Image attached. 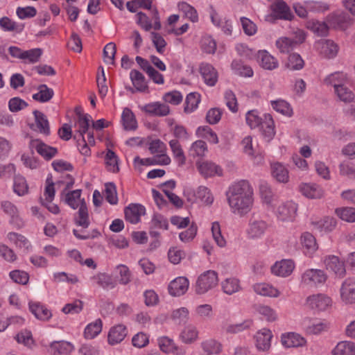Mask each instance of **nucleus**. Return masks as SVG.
Returning a JSON list of instances; mask_svg holds the SVG:
<instances>
[{"label": "nucleus", "mask_w": 355, "mask_h": 355, "mask_svg": "<svg viewBox=\"0 0 355 355\" xmlns=\"http://www.w3.org/2000/svg\"><path fill=\"white\" fill-rule=\"evenodd\" d=\"M226 195L233 213L243 215L250 211L253 204V189L248 181L240 180L232 184Z\"/></svg>", "instance_id": "1"}, {"label": "nucleus", "mask_w": 355, "mask_h": 355, "mask_svg": "<svg viewBox=\"0 0 355 355\" xmlns=\"http://www.w3.org/2000/svg\"><path fill=\"white\" fill-rule=\"evenodd\" d=\"M218 282V274L212 270L200 274L196 282L194 290L198 295H204L214 289Z\"/></svg>", "instance_id": "2"}, {"label": "nucleus", "mask_w": 355, "mask_h": 355, "mask_svg": "<svg viewBox=\"0 0 355 355\" xmlns=\"http://www.w3.org/2000/svg\"><path fill=\"white\" fill-rule=\"evenodd\" d=\"M297 205L293 200L282 201L274 212L279 220L293 222L297 216Z\"/></svg>", "instance_id": "3"}, {"label": "nucleus", "mask_w": 355, "mask_h": 355, "mask_svg": "<svg viewBox=\"0 0 355 355\" xmlns=\"http://www.w3.org/2000/svg\"><path fill=\"white\" fill-rule=\"evenodd\" d=\"M327 275L324 270L316 268L306 270L301 276V284L309 287H318L324 284Z\"/></svg>", "instance_id": "4"}, {"label": "nucleus", "mask_w": 355, "mask_h": 355, "mask_svg": "<svg viewBox=\"0 0 355 355\" xmlns=\"http://www.w3.org/2000/svg\"><path fill=\"white\" fill-rule=\"evenodd\" d=\"M271 13L266 16V20L273 21L276 19L291 20L293 17L290 8L282 0H277L270 6Z\"/></svg>", "instance_id": "5"}, {"label": "nucleus", "mask_w": 355, "mask_h": 355, "mask_svg": "<svg viewBox=\"0 0 355 355\" xmlns=\"http://www.w3.org/2000/svg\"><path fill=\"white\" fill-rule=\"evenodd\" d=\"M331 304V299L324 293L312 294L305 300V306L314 311H324Z\"/></svg>", "instance_id": "6"}, {"label": "nucleus", "mask_w": 355, "mask_h": 355, "mask_svg": "<svg viewBox=\"0 0 355 355\" xmlns=\"http://www.w3.org/2000/svg\"><path fill=\"white\" fill-rule=\"evenodd\" d=\"M1 209L8 216H9V223L17 229L24 227V222L19 215V211L16 205L8 200L1 202Z\"/></svg>", "instance_id": "7"}, {"label": "nucleus", "mask_w": 355, "mask_h": 355, "mask_svg": "<svg viewBox=\"0 0 355 355\" xmlns=\"http://www.w3.org/2000/svg\"><path fill=\"white\" fill-rule=\"evenodd\" d=\"M315 47L321 56L328 59L335 58L339 51L338 44L331 40L321 39L315 42Z\"/></svg>", "instance_id": "8"}, {"label": "nucleus", "mask_w": 355, "mask_h": 355, "mask_svg": "<svg viewBox=\"0 0 355 355\" xmlns=\"http://www.w3.org/2000/svg\"><path fill=\"white\" fill-rule=\"evenodd\" d=\"M32 150H35L44 159L50 160L58 153V149L50 146L39 139H32L29 142Z\"/></svg>", "instance_id": "9"}, {"label": "nucleus", "mask_w": 355, "mask_h": 355, "mask_svg": "<svg viewBox=\"0 0 355 355\" xmlns=\"http://www.w3.org/2000/svg\"><path fill=\"white\" fill-rule=\"evenodd\" d=\"M302 325L304 331L308 335H319L329 329V324L326 321L317 319L305 318Z\"/></svg>", "instance_id": "10"}, {"label": "nucleus", "mask_w": 355, "mask_h": 355, "mask_svg": "<svg viewBox=\"0 0 355 355\" xmlns=\"http://www.w3.org/2000/svg\"><path fill=\"white\" fill-rule=\"evenodd\" d=\"M323 263L327 270L333 272L338 277L343 278L346 273L344 262L337 256L328 255L324 257Z\"/></svg>", "instance_id": "11"}, {"label": "nucleus", "mask_w": 355, "mask_h": 355, "mask_svg": "<svg viewBox=\"0 0 355 355\" xmlns=\"http://www.w3.org/2000/svg\"><path fill=\"white\" fill-rule=\"evenodd\" d=\"M295 268V263L291 259H282L271 266V272L275 276L286 277L291 275Z\"/></svg>", "instance_id": "12"}, {"label": "nucleus", "mask_w": 355, "mask_h": 355, "mask_svg": "<svg viewBox=\"0 0 355 355\" xmlns=\"http://www.w3.org/2000/svg\"><path fill=\"white\" fill-rule=\"evenodd\" d=\"M140 109L148 114L156 116H165L170 113L169 106L159 101L147 103Z\"/></svg>", "instance_id": "13"}, {"label": "nucleus", "mask_w": 355, "mask_h": 355, "mask_svg": "<svg viewBox=\"0 0 355 355\" xmlns=\"http://www.w3.org/2000/svg\"><path fill=\"white\" fill-rule=\"evenodd\" d=\"M268 228L267 223L261 219H252L250 220L246 230L248 238L257 239L261 238Z\"/></svg>", "instance_id": "14"}, {"label": "nucleus", "mask_w": 355, "mask_h": 355, "mask_svg": "<svg viewBox=\"0 0 355 355\" xmlns=\"http://www.w3.org/2000/svg\"><path fill=\"white\" fill-rule=\"evenodd\" d=\"M281 343L286 348L299 347L306 345V340L299 334L287 332L282 334Z\"/></svg>", "instance_id": "15"}, {"label": "nucleus", "mask_w": 355, "mask_h": 355, "mask_svg": "<svg viewBox=\"0 0 355 355\" xmlns=\"http://www.w3.org/2000/svg\"><path fill=\"white\" fill-rule=\"evenodd\" d=\"M189 282L184 277H178L172 280L168 286V293L172 296H181L188 290Z\"/></svg>", "instance_id": "16"}, {"label": "nucleus", "mask_w": 355, "mask_h": 355, "mask_svg": "<svg viewBox=\"0 0 355 355\" xmlns=\"http://www.w3.org/2000/svg\"><path fill=\"white\" fill-rule=\"evenodd\" d=\"M340 297L345 304L355 303V280L347 278L342 284Z\"/></svg>", "instance_id": "17"}, {"label": "nucleus", "mask_w": 355, "mask_h": 355, "mask_svg": "<svg viewBox=\"0 0 355 355\" xmlns=\"http://www.w3.org/2000/svg\"><path fill=\"white\" fill-rule=\"evenodd\" d=\"M259 66L266 70H273L278 67V60L266 50H259L256 55Z\"/></svg>", "instance_id": "18"}, {"label": "nucleus", "mask_w": 355, "mask_h": 355, "mask_svg": "<svg viewBox=\"0 0 355 355\" xmlns=\"http://www.w3.org/2000/svg\"><path fill=\"white\" fill-rule=\"evenodd\" d=\"M200 73L207 85L213 87L216 84L218 79V73L211 64L208 63L201 64Z\"/></svg>", "instance_id": "19"}, {"label": "nucleus", "mask_w": 355, "mask_h": 355, "mask_svg": "<svg viewBox=\"0 0 355 355\" xmlns=\"http://www.w3.org/2000/svg\"><path fill=\"white\" fill-rule=\"evenodd\" d=\"M210 17L213 24L221 29L226 35H231L233 31L232 22L226 17H221L214 9L210 12Z\"/></svg>", "instance_id": "20"}, {"label": "nucleus", "mask_w": 355, "mask_h": 355, "mask_svg": "<svg viewBox=\"0 0 355 355\" xmlns=\"http://www.w3.org/2000/svg\"><path fill=\"white\" fill-rule=\"evenodd\" d=\"M124 213L126 220L137 224L140 221L141 216L145 214L146 209L140 204H131L125 209Z\"/></svg>", "instance_id": "21"}, {"label": "nucleus", "mask_w": 355, "mask_h": 355, "mask_svg": "<svg viewBox=\"0 0 355 355\" xmlns=\"http://www.w3.org/2000/svg\"><path fill=\"white\" fill-rule=\"evenodd\" d=\"M128 334V330L125 325L119 324L112 327L107 336V342L111 345H114L122 342Z\"/></svg>", "instance_id": "22"}, {"label": "nucleus", "mask_w": 355, "mask_h": 355, "mask_svg": "<svg viewBox=\"0 0 355 355\" xmlns=\"http://www.w3.org/2000/svg\"><path fill=\"white\" fill-rule=\"evenodd\" d=\"M313 228L321 233H329L332 232L337 225V220L331 216H324L322 218L312 221Z\"/></svg>", "instance_id": "23"}, {"label": "nucleus", "mask_w": 355, "mask_h": 355, "mask_svg": "<svg viewBox=\"0 0 355 355\" xmlns=\"http://www.w3.org/2000/svg\"><path fill=\"white\" fill-rule=\"evenodd\" d=\"M197 167L200 173L205 178L214 175L220 176L223 174L222 168L216 164L205 161L197 163Z\"/></svg>", "instance_id": "24"}, {"label": "nucleus", "mask_w": 355, "mask_h": 355, "mask_svg": "<svg viewBox=\"0 0 355 355\" xmlns=\"http://www.w3.org/2000/svg\"><path fill=\"white\" fill-rule=\"evenodd\" d=\"M272 334L268 329H262L255 336L256 347L259 351H267L270 347Z\"/></svg>", "instance_id": "25"}, {"label": "nucleus", "mask_w": 355, "mask_h": 355, "mask_svg": "<svg viewBox=\"0 0 355 355\" xmlns=\"http://www.w3.org/2000/svg\"><path fill=\"white\" fill-rule=\"evenodd\" d=\"M324 83L328 87H332L334 92L347 83V77L341 71H336L328 75L324 79Z\"/></svg>", "instance_id": "26"}, {"label": "nucleus", "mask_w": 355, "mask_h": 355, "mask_svg": "<svg viewBox=\"0 0 355 355\" xmlns=\"http://www.w3.org/2000/svg\"><path fill=\"white\" fill-rule=\"evenodd\" d=\"M81 189H76L67 192L63 195L62 200L68 206L73 209H76L81 206L82 204L85 205L86 202L83 198H81Z\"/></svg>", "instance_id": "27"}, {"label": "nucleus", "mask_w": 355, "mask_h": 355, "mask_svg": "<svg viewBox=\"0 0 355 355\" xmlns=\"http://www.w3.org/2000/svg\"><path fill=\"white\" fill-rule=\"evenodd\" d=\"M252 288L257 294L265 297L276 298L281 295V292L277 288L265 282L254 284Z\"/></svg>", "instance_id": "28"}, {"label": "nucleus", "mask_w": 355, "mask_h": 355, "mask_svg": "<svg viewBox=\"0 0 355 355\" xmlns=\"http://www.w3.org/2000/svg\"><path fill=\"white\" fill-rule=\"evenodd\" d=\"M134 163L136 166L168 165L171 163V158L167 155H156L151 158L144 159L135 157Z\"/></svg>", "instance_id": "29"}, {"label": "nucleus", "mask_w": 355, "mask_h": 355, "mask_svg": "<svg viewBox=\"0 0 355 355\" xmlns=\"http://www.w3.org/2000/svg\"><path fill=\"white\" fill-rule=\"evenodd\" d=\"M303 252L306 255L313 254L318 249L315 237L309 232H304L300 237Z\"/></svg>", "instance_id": "30"}, {"label": "nucleus", "mask_w": 355, "mask_h": 355, "mask_svg": "<svg viewBox=\"0 0 355 355\" xmlns=\"http://www.w3.org/2000/svg\"><path fill=\"white\" fill-rule=\"evenodd\" d=\"M271 174L278 182L285 184L289 181L288 170L282 163L276 162L271 165Z\"/></svg>", "instance_id": "31"}, {"label": "nucleus", "mask_w": 355, "mask_h": 355, "mask_svg": "<svg viewBox=\"0 0 355 355\" xmlns=\"http://www.w3.org/2000/svg\"><path fill=\"white\" fill-rule=\"evenodd\" d=\"M220 286L223 292L228 295H232L241 290L240 280L234 277L225 278L221 282Z\"/></svg>", "instance_id": "32"}, {"label": "nucleus", "mask_w": 355, "mask_h": 355, "mask_svg": "<svg viewBox=\"0 0 355 355\" xmlns=\"http://www.w3.org/2000/svg\"><path fill=\"white\" fill-rule=\"evenodd\" d=\"M130 78L136 91L139 92H149L145 77L141 72L133 69L130 73Z\"/></svg>", "instance_id": "33"}, {"label": "nucleus", "mask_w": 355, "mask_h": 355, "mask_svg": "<svg viewBox=\"0 0 355 355\" xmlns=\"http://www.w3.org/2000/svg\"><path fill=\"white\" fill-rule=\"evenodd\" d=\"M300 190L302 195L309 198H320L324 194L322 189L316 184H302Z\"/></svg>", "instance_id": "34"}, {"label": "nucleus", "mask_w": 355, "mask_h": 355, "mask_svg": "<svg viewBox=\"0 0 355 355\" xmlns=\"http://www.w3.org/2000/svg\"><path fill=\"white\" fill-rule=\"evenodd\" d=\"M121 121L125 130H135L137 128V121L135 115L128 107L123 109Z\"/></svg>", "instance_id": "35"}, {"label": "nucleus", "mask_w": 355, "mask_h": 355, "mask_svg": "<svg viewBox=\"0 0 355 355\" xmlns=\"http://www.w3.org/2000/svg\"><path fill=\"white\" fill-rule=\"evenodd\" d=\"M6 239L10 243L15 244L17 248L24 250H28L31 248L30 241L20 234L13 232H9L6 235Z\"/></svg>", "instance_id": "36"}, {"label": "nucleus", "mask_w": 355, "mask_h": 355, "mask_svg": "<svg viewBox=\"0 0 355 355\" xmlns=\"http://www.w3.org/2000/svg\"><path fill=\"white\" fill-rule=\"evenodd\" d=\"M199 331L193 325L185 327L180 334L181 341L185 344H192L198 339Z\"/></svg>", "instance_id": "37"}, {"label": "nucleus", "mask_w": 355, "mask_h": 355, "mask_svg": "<svg viewBox=\"0 0 355 355\" xmlns=\"http://www.w3.org/2000/svg\"><path fill=\"white\" fill-rule=\"evenodd\" d=\"M169 146L171 150L173 158L179 166H182L186 162V157L184 155L181 144L178 139H171L169 141Z\"/></svg>", "instance_id": "38"}, {"label": "nucleus", "mask_w": 355, "mask_h": 355, "mask_svg": "<svg viewBox=\"0 0 355 355\" xmlns=\"http://www.w3.org/2000/svg\"><path fill=\"white\" fill-rule=\"evenodd\" d=\"M29 309L36 318L41 320H48L52 316L50 310L39 303H30Z\"/></svg>", "instance_id": "39"}, {"label": "nucleus", "mask_w": 355, "mask_h": 355, "mask_svg": "<svg viewBox=\"0 0 355 355\" xmlns=\"http://www.w3.org/2000/svg\"><path fill=\"white\" fill-rule=\"evenodd\" d=\"M35 116V125L38 131L44 135H50L49 123L46 116L38 110L33 112Z\"/></svg>", "instance_id": "40"}, {"label": "nucleus", "mask_w": 355, "mask_h": 355, "mask_svg": "<svg viewBox=\"0 0 355 355\" xmlns=\"http://www.w3.org/2000/svg\"><path fill=\"white\" fill-rule=\"evenodd\" d=\"M50 349L54 354H69L73 349V345L67 341H53L50 345Z\"/></svg>", "instance_id": "41"}, {"label": "nucleus", "mask_w": 355, "mask_h": 355, "mask_svg": "<svg viewBox=\"0 0 355 355\" xmlns=\"http://www.w3.org/2000/svg\"><path fill=\"white\" fill-rule=\"evenodd\" d=\"M259 193L263 202L268 206H272V203L275 200V194L268 182L265 181L260 182Z\"/></svg>", "instance_id": "42"}, {"label": "nucleus", "mask_w": 355, "mask_h": 355, "mask_svg": "<svg viewBox=\"0 0 355 355\" xmlns=\"http://www.w3.org/2000/svg\"><path fill=\"white\" fill-rule=\"evenodd\" d=\"M0 28L6 32L19 33L24 30V26L22 24L15 22L8 17H3L0 19Z\"/></svg>", "instance_id": "43"}, {"label": "nucleus", "mask_w": 355, "mask_h": 355, "mask_svg": "<svg viewBox=\"0 0 355 355\" xmlns=\"http://www.w3.org/2000/svg\"><path fill=\"white\" fill-rule=\"evenodd\" d=\"M201 347L207 355H218L223 350L222 345L211 338L202 341Z\"/></svg>", "instance_id": "44"}, {"label": "nucleus", "mask_w": 355, "mask_h": 355, "mask_svg": "<svg viewBox=\"0 0 355 355\" xmlns=\"http://www.w3.org/2000/svg\"><path fill=\"white\" fill-rule=\"evenodd\" d=\"M262 135L266 141L269 142L275 135L274 121L270 115L265 116V121L261 125Z\"/></svg>", "instance_id": "45"}, {"label": "nucleus", "mask_w": 355, "mask_h": 355, "mask_svg": "<svg viewBox=\"0 0 355 355\" xmlns=\"http://www.w3.org/2000/svg\"><path fill=\"white\" fill-rule=\"evenodd\" d=\"M333 355H355V344L350 341L339 342L332 352Z\"/></svg>", "instance_id": "46"}, {"label": "nucleus", "mask_w": 355, "mask_h": 355, "mask_svg": "<svg viewBox=\"0 0 355 355\" xmlns=\"http://www.w3.org/2000/svg\"><path fill=\"white\" fill-rule=\"evenodd\" d=\"M339 174L349 180H355V164L343 161L338 165Z\"/></svg>", "instance_id": "47"}, {"label": "nucleus", "mask_w": 355, "mask_h": 355, "mask_svg": "<svg viewBox=\"0 0 355 355\" xmlns=\"http://www.w3.org/2000/svg\"><path fill=\"white\" fill-rule=\"evenodd\" d=\"M37 89L38 92L33 95V98L35 101L44 103L51 100L53 96V90L46 85H40Z\"/></svg>", "instance_id": "48"}, {"label": "nucleus", "mask_w": 355, "mask_h": 355, "mask_svg": "<svg viewBox=\"0 0 355 355\" xmlns=\"http://www.w3.org/2000/svg\"><path fill=\"white\" fill-rule=\"evenodd\" d=\"M13 191L19 196H23L28 193V186L25 178L20 175L15 176L13 182Z\"/></svg>", "instance_id": "49"}, {"label": "nucleus", "mask_w": 355, "mask_h": 355, "mask_svg": "<svg viewBox=\"0 0 355 355\" xmlns=\"http://www.w3.org/2000/svg\"><path fill=\"white\" fill-rule=\"evenodd\" d=\"M102 330V322L100 319L87 324L84 331L86 339H92L97 336Z\"/></svg>", "instance_id": "50"}, {"label": "nucleus", "mask_w": 355, "mask_h": 355, "mask_svg": "<svg viewBox=\"0 0 355 355\" xmlns=\"http://www.w3.org/2000/svg\"><path fill=\"white\" fill-rule=\"evenodd\" d=\"M335 214L341 220L348 222H355V208L351 207H339L335 209Z\"/></svg>", "instance_id": "51"}, {"label": "nucleus", "mask_w": 355, "mask_h": 355, "mask_svg": "<svg viewBox=\"0 0 355 355\" xmlns=\"http://www.w3.org/2000/svg\"><path fill=\"white\" fill-rule=\"evenodd\" d=\"M178 7L179 10L183 12L185 17L192 22L198 21V15L194 7L184 1L180 2Z\"/></svg>", "instance_id": "52"}, {"label": "nucleus", "mask_w": 355, "mask_h": 355, "mask_svg": "<svg viewBox=\"0 0 355 355\" xmlns=\"http://www.w3.org/2000/svg\"><path fill=\"white\" fill-rule=\"evenodd\" d=\"M90 280L94 285H98L104 288L114 287L111 277L105 273H98L94 275L90 278Z\"/></svg>", "instance_id": "53"}, {"label": "nucleus", "mask_w": 355, "mask_h": 355, "mask_svg": "<svg viewBox=\"0 0 355 355\" xmlns=\"http://www.w3.org/2000/svg\"><path fill=\"white\" fill-rule=\"evenodd\" d=\"M42 54V51L39 48L24 51L21 60L26 64H34L40 60Z\"/></svg>", "instance_id": "54"}, {"label": "nucleus", "mask_w": 355, "mask_h": 355, "mask_svg": "<svg viewBox=\"0 0 355 355\" xmlns=\"http://www.w3.org/2000/svg\"><path fill=\"white\" fill-rule=\"evenodd\" d=\"M306 27L318 36H324L328 33L329 28L324 22L310 20L306 22Z\"/></svg>", "instance_id": "55"}, {"label": "nucleus", "mask_w": 355, "mask_h": 355, "mask_svg": "<svg viewBox=\"0 0 355 355\" xmlns=\"http://www.w3.org/2000/svg\"><path fill=\"white\" fill-rule=\"evenodd\" d=\"M200 101V95L197 92H191L187 96L185 100L184 112L191 113L197 107Z\"/></svg>", "instance_id": "56"}, {"label": "nucleus", "mask_w": 355, "mask_h": 355, "mask_svg": "<svg viewBox=\"0 0 355 355\" xmlns=\"http://www.w3.org/2000/svg\"><path fill=\"white\" fill-rule=\"evenodd\" d=\"M232 69L237 75L244 77H251L253 76L252 68L245 65L240 60H234L232 63Z\"/></svg>", "instance_id": "57"}, {"label": "nucleus", "mask_w": 355, "mask_h": 355, "mask_svg": "<svg viewBox=\"0 0 355 355\" xmlns=\"http://www.w3.org/2000/svg\"><path fill=\"white\" fill-rule=\"evenodd\" d=\"M211 231L212 237L220 248H224L226 245V241L221 233L220 225L218 221H214L211 223Z\"/></svg>", "instance_id": "58"}, {"label": "nucleus", "mask_w": 355, "mask_h": 355, "mask_svg": "<svg viewBox=\"0 0 355 355\" xmlns=\"http://www.w3.org/2000/svg\"><path fill=\"white\" fill-rule=\"evenodd\" d=\"M78 208L79 209L77 213V216L75 218L76 223L83 228H87L89 225L87 207L86 204H82Z\"/></svg>", "instance_id": "59"}, {"label": "nucleus", "mask_w": 355, "mask_h": 355, "mask_svg": "<svg viewBox=\"0 0 355 355\" xmlns=\"http://www.w3.org/2000/svg\"><path fill=\"white\" fill-rule=\"evenodd\" d=\"M272 108L287 116H291L293 115V109L291 105L284 100H277L271 102Z\"/></svg>", "instance_id": "60"}, {"label": "nucleus", "mask_w": 355, "mask_h": 355, "mask_svg": "<svg viewBox=\"0 0 355 355\" xmlns=\"http://www.w3.org/2000/svg\"><path fill=\"white\" fill-rule=\"evenodd\" d=\"M196 196L205 205H211L214 202V196L206 187L200 186L196 191Z\"/></svg>", "instance_id": "61"}, {"label": "nucleus", "mask_w": 355, "mask_h": 355, "mask_svg": "<svg viewBox=\"0 0 355 355\" xmlns=\"http://www.w3.org/2000/svg\"><path fill=\"white\" fill-rule=\"evenodd\" d=\"M157 344L159 349L166 354L174 352L175 347L177 346L173 340L167 336L159 338Z\"/></svg>", "instance_id": "62"}, {"label": "nucleus", "mask_w": 355, "mask_h": 355, "mask_svg": "<svg viewBox=\"0 0 355 355\" xmlns=\"http://www.w3.org/2000/svg\"><path fill=\"white\" fill-rule=\"evenodd\" d=\"M207 151V144L202 140L193 142L189 149L190 155L193 157H202Z\"/></svg>", "instance_id": "63"}, {"label": "nucleus", "mask_w": 355, "mask_h": 355, "mask_svg": "<svg viewBox=\"0 0 355 355\" xmlns=\"http://www.w3.org/2000/svg\"><path fill=\"white\" fill-rule=\"evenodd\" d=\"M257 311L268 322H274L278 318L276 311L269 306L260 305L257 309Z\"/></svg>", "instance_id": "64"}]
</instances>
